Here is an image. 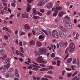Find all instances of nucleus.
Segmentation results:
<instances>
[{
	"label": "nucleus",
	"mask_w": 80,
	"mask_h": 80,
	"mask_svg": "<svg viewBox=\"0 0 80 80\" xmlns=\"http://www.w3.org/2000/svg\"><path fill=\"white\" fill-rule=\"evenodd\" d=\"M38 51H35L34 53L36 55L40 56V53L41 55H46L47 53V51L45 48H39L38 49Z\"/></svg>",
	"instance_id": "f257e3e1"
},
{
	"label": "nucleus",
	"mask_w": 80,
	"mask_h": 80,
	"mask_svg": "<svg viewBox=\"0 0 80 80\" xmlns=\"http://www.w3.org/2000/svg\"><path fill=\"white\" fill-rule=\"evenodd\" d=\"M3 4L5 7L3 9V11L2 10L1 11V15H3V13H5V14H7V13H8V12L9 13H11L12 11H11L10 9L8 8V10H7V7H8L7 4L6 3H3Z\"/></svg>",
	"instance_id": "f03ea898"
},
{
	"label": "nucleus",
	"mask_w": 80,
	"mask_h": 80,
	"mask_svg": "<svg viewBox=\"0 0 80 80\" xmlns=\"http://www.w3.org/2000/svg\"><path fill=\"white\" fill-rule=\"evenodd\" d=\"M62 9V7L61 6L57 7L56 8H54L52 9V11H54V12L53 13V15L54 17H56L58 12V11Z\"/></svg>",
	"instance_id": "7ed1b4c3"
},
{
	"label": "nucleus",
	"mask_w": 80,
	"mask_h": 80,
	"mask_svg": "<svg viewBox=\"0 0 80 80\" xmlns=\"http://www.w3.org/2000/svg\"><path fill=\"white\" fill-rule=\"evenodd\" d=\"M75 44L73 42H71L69 47V51L71 52H73L75 50Z\"/></svg>",
	"instance_id": "20e7f679"
},
{
	"label": "nucleus",
	"mask_w": 80,
	"mask_h": 80,
	"mask_svg": "<svg viewBox=\"0 0 80 80\" xmlns=\"http://www.w3.org/2000/svg\"><path fill=\"white\" fill-rule=\"evenodd\" d=\"M59 35L60 37L62 38L65 39L67 37V34L63 32V31H60L59 32Z\"/></svg>",
	"instance_id": "39448f33"
},
{
	"label": "nucleus",
	"mask_w": 80,
	"mask_h": 80,
	"mask_svg": "<svg viewBox=\"0 0 80 80\" xmlns=\"http://www.w3.org/2000/svg\"><path fill=\"white\" fill-rule=\"evenodd\" d=\"M32 63H33L34 64V65H35L37 66H35V65H32V66L33 67H33V68L32 69L33 70H35V71H37L38 70V68H40V66H38V64L37 63H35V62L34 61H32Z\"/></svg>",
	"instance_id": "423d86ee"
},
{
	"label": "nucleus",
	"mask_w": 80,
	"mask_h": 80,
	"mask_svg": "<svg viewBox=\"0 0 80 80\" xmlns=\"http://www.w3.org/2000/svg\"><path fill=\"white\" fill-rule=\"evenodd\" d=\"M52 35L54 38H58V32L56 30H54L52 31Z\"/></svg>",
	"instance_id": "0eeeda50"
},
{
	"label": "nucleus",
	"mask_w": 80,
	"mask_h": 80,
	"mask_svg": "<svg viewBox=\"0 0 80 80\" xmlns=\"http://www.w3.org/2000/svg\"><path fill=\"white\" fill-rule=\"evenodd\" d=\"M37 60V62H39V63H47V62L44 61L43 60V58L42 56L38 57Z\"/></svg>",
	"instance_id": "6e6552de"
},
{
	"label": "nucleus",
	"mask_w": 80,
	"mask_h": 80,
	"mask_svg": "<svg viewBox=\"0 0 80 80\" xmlns=\"http://www.w3.org/2000/svg\"><path fill=\"white\" fill-rule=\"evenodd\" d=\"M64 26L67 29H71L72 27V24L68 22H66V23H65Z\"/></svg>",
	"instance_id": "1a4fd4ad"
},
{
	"label": "nucleus",
	"mask_w": 80,
	"mask_h": 80,
	"mask_svg": "<svg viewBox=\"0 0 80 80\" xmlns=\"http://www.w3.org/2000/svg\"><path fill=\"white\" fill-rule=\"evenodd\" d=\"M53 68H54V67L53 66H49L48 68H45L40 69V71H48L49 70H50V69H53Z\"/></svg>",
	"instance_id": "9d476101"
},
{
	"label": "nucleus",
	"mask_w": 80,
	"mask_h": 80,
	"mask_svg": "<svg viewBox=\"0 0 80 80\" xmlns=\"http://www.w3.org/2000/svg\"><path fill=\"white\" fill-rule=\"evenodd\" d=\"M73 64H76L77 63L78 65L79 66L80 65V61L78 59L74 58L73 61Z\"/></svg>",
	"instance_id": "9b49d317"
},
{
	"label": "nucleus",
	"mask_w": 80,
	"mask_h": 80,
	"mask_svg": "<svg viewBox=\"0 0 80 80\" xmlns=\"http://www.w3.org/2000/svg\"><path fill=\"white\" fill-rule=\"evenodd\" d=\"M59 45L61 47H63L64 46H67L68 45V42H67L65 41H61L59 43Z\"/></svg>",
	"instance_id": "f8f14e48"
},
{
	"label": "nucleus",
	"mask_w": 80,
	"mask_h": 80,
	"mask_svg": "<svg viewBox=\"0 0 80 80\" xmlns=\"http://www.w3.org/2000/svg\"><path fill=\"white\" fill-rule=\"evenodd\" d=\"M37 13L38 15H40V16H42V13H40V12L38 11L37 12V11H36V9L35 8L33 9V14L36 15Z\"/></svg>",
	"instance_id": "ddd939ff"
},
{
	"label": "nucleus",
	"mask_w": 80,
	"mask_h": 80,
	"mask_svg": "<svg viewBox=\"0 0 80 80\" xmlns=\"http://www.w3.org/2000/svg\"><path fill=\"white\" fill-rule=\"evenodd\" d=\"M69 20H70V17L68 16H66L64 17V18L63 19V22H65V23H68V22H67Z\"/></svg>",
	"instance_id": "4468645a"
},
{
	"label": "nucleus",
	"mask_w": 80,
	"mask_h": 80,
	"mask_svg": "<svg viewBox=\"0 0 80 80\" xmlns=\"http://www.w3.org/2000/svg\"><path fill=\"white\" fill-rule=\"evenodd\" d=\"M46 6L47 8L50 9L52 8L53 4L51 2H49Z\"/></svg>",
	"instance_id": "2eb2a0df"
},
{
	"label": "nucleus",
	"mask_w": 80,
	"mask_h": 80,
	"mask_svg": "<svg viewBox=\"0 0 80 80\" xmlns=\"http://www.w3.org/2000/svg\"><path fill=\"white\" fill-rule=\"evenodd\" d=\"M22 17L24 18H28V14L26 12H24L22 14Z\"/></svg>",
	"instance_id": "dca6fc26"
},
{
	"label": "nucleus",
	"mask_w": 80,
	"mask_h": 80,
	"mask_svg": "<svg viewBox=\"0 0 80 80\" xmlns=\"http://www.w3.org/2000/svg\"><path fill=\"white\" fill-rule=\"evenodd\" d=\"M48 2V0H42L40 3H39L40 5H44L46 2Z\"/></svg>",
	"instance_id": "f3484780"
},
{
	"label": "nucleus",
	"mask_w": 80,
	"mask_h": 80,
	"mask_svg": "<svg viewBox=\"0 0 80 80\" xmlns=\"http://www.w3.org/2000/svg\"><path fill=\"white\" fill-rule=\"evenodd\" d=\"M43 32H44V33L46 35H51V32H50V31H45L44 30H42Z\"/></svg>",
	"instance_id": "a211bd4d"
},
{
	"label": "nucleus",
	"mask_w": 80,
	"mask_h": 80,
	"mask_svg": "<svg viewBox=\"0 0 80 80\" xmlns=\"http://www.w3.org/2000/svg\"><path fill=\"white\" fill-rule=\"evenodd\" d=\"M63 15H65V12L62 11H61L58 14V16L59 17H62Z\"/></svg>",
	"instance_id": "6ab92c4d"
},
{
	"label": "nucleus",
	"mask_w": 80,
	"mask_h": 80,
	"mask_svg": "<svg viewBox=\"0 0 80 80\" xmlns=\"http://www.w3.org/2000/svg\"><path fill=\"white\" fill-rule=\"evenodd\" d=\"M37 47H40L42 46V43L40 41H37L36 43Z\"/></svg>",
	"instance_id": "aec40b11"
},
{
	"label": "nucleus",
	"mask_w": 80,
	"mask_h": 80,
	"mask_svg": "<svg viewBox=\"0 0 80 80\" xmlns=\"http://www.w3.org/2000/svg\"><path fill=\"white\" fill-rule=\"evenodd\" d=\"M15 75L17 77H19V74H18V69H15Z\"/></svg>",
	"instance_id": "412c9836"
},
{
	"label": "nucleus",
	"mask_w": 80,
	"mask_h": 80,
	"mask_svg": "<svg viewBox=\"0 0 80 80\" xmlns=\"http://www.w3.org/2000/svg\"><path fill=\"white\" fill-rule=\"evenodd\" d=\"M24 28H25V29H27V30H29V29H30V26L28 24H26L25 25Z\"/></svg>",
	"instance_id": "4be33fe9"
},
{
	"label": "nucleus",
	"mask_w": 80,
	"mask_h": 80,
	"mask_svg": "<svg viewBox=\"0 0 80 80\" xmlns=\"http://www.w3.org/2000/svg\"><path fill=\"white\" fill-rule=\"evenodd\" d=\"M3 30H6V31H7L8 32H9V33H12V32L11 31V30H9L8 28L7 27H4L3 28Z\"/></svg>",
	"instance_id": "5701e85b"
},
{
	"label": "nucleus",
	"mask_w": 80,
	"mask_h": 80,
	"mask_svg": "<svg viewBox=\"0 0 80 80\" xmlns=\"http://www.w3.org/2000/svg\"><path fill=\"white\" fill-rule=\"evenodd\" d=\"M28 7L27 9V11L28 12H29L30 10H31L30 7H31V5H30L29 4H28Z\"/></svg>",
	"instance_id": "b1692460"
},
{
	"label": "nucleus",
	"mask_w": 80,
	"mask_h": 80,
	"mask_svg": "<svg viewBox=\"0 0 80 80\" xmlns=\"http://www.w3.org/2000/svg\"><path fill=\"white\" fill-rule=\"evenodd\" d=\"M35 45V41L33 40H32L30 42V45Z\"/></svg>",
	"instance_id": "393cba45"
},
{
	"label": "nucleus",
	"mask_w": 80,
	"mask_h": 80,
	"mask_svg": "<svg viewBox=\"0 0 80 80\" xmlns=\"http://www.w3.org/2000/svg\"><path fill=\"white\" fill-rule=\"evenodd\" d=\"M10 66V64H8L6 65H4V67H5L6 68L7 70H8V68H9V67Z\"/></svg>",
	"instance_id": "a878e982"
},
{
	"label": "nucleus",
	"mask_w": 80,
	"mask_h": 80,
	"mask_svg": "<svg viewBox=\"0 0 80 80\" xmlns=\"http://www.w3.org/2000/svg\"><path fill=\"white\" fill-rule=\"evenodd\" d=\"M45 77L48 78H52V77L49 75H46L44 76Z\"/></svg>",
	"instance_id": "bb28decb"
},
{
	"label": "nucleus",
	"mask_w": 80,
	"mask_h": 80,
	"mask_svg": "<svg viewBox=\"0 0 80 80\" xmlns=\"http://www.w3.org/2000/svg\"><path fill=\"white\" fill-rule=\"evenodd\" d=\"M0 53L1 54V55H3V54H4V53H5V51L3 50H0Z\"/></svg>",
	"instance_id": "cd10ccee"
},
{
	"label": "nucleus",
	"mask_w": 80,
	"mask_h": 80,
	"mask_svg": "<svg viewBox=\"0 0 80 80\" xmlns=\"http://www.w3.org/2000/svg\"><path fill=\"white\" fill-rule=\"evenodd\" d=\"M59 29L62 30H62H65V28L62 26H60L59 27Z\"/></svg>",
	"instance_id": "c85d7f7f"
},
{
	"label": "nucleus",
	"mask_w": 80,
	"mask_h": 80,
	"mask_svg": "<svg viewBox=\"0 0 80 80\" xmlns=\"http://www.w3.org/2000/svg\"><path fill=\"white\" fill-rule=\"evenodd\" d=\"M45 38V37L42 35H40L39 36V38L40 40H41V39H43Z\"/></svg>",
	"instance_id": "c756f323"
},
{
	"label": "nucleus",
	"mask_w": 80,
	"mask_h": 80,
	"mask_svg": "<svg viewBox=\"0 0 80 80\" xmlns=\"http://www.w3.org/2000/svg\"><path fill=\"white\" fill-rule=\"evenodd\" d=\"M10 60L9 58L7 59L5 62V63L6 64H7V63H9L10 62Z\"/></svg>",
	"instance_id": "7c9ffc66"
},
{
	"label": "nucleus",
	"mask_w": 80,
	"mask_h": 80,
	"mask_svg": "<svg viewBox=\"0 0 80 80\" xmlns=\"http://www.w3.org/2000/svg\"><path fill=\"white\" fill-rule=\"evenodd\" d=\"M80 78H77V76H75L72 79V80H79Z\"/></svg>",
	"instance_id": "2f4dec72"
},
{
	"label": "nucleus",
	"mask_w": 80,
	"mask_h": 80,
	"mask_svg": "<svg viewBox=\"0 0 80 80\" xmlns=\"http://www.w3.org/2000/svg\"><path fill=\"white\" fill-rule=\"evenodd\" d=\"M7 58V55H5L3 57H2L0 58L1 59H2V60H5V58Z\"/></svg>",
	"instance_id": "473e14b6"
},
{
	"label": "nucleus",
	"mask_w": 80,
	"mask_h": 80,
	"mask_svg": "<svg viewBox=\"0 0 80 80\" xmlns=\"http://www.w3.org/2000/svg\"><path fill=\"white\" fill-rule=\"evenodd\" d=\"M53 74V71H49L48 72V74H49V75H52Z\"/></svg>",
	"instance_id": "72a5a7b5"
},
{
	"label": "nucleus",
	"mask_w": 80,
	"mask_h": 80,
	"mask_svg": "<svg viewBox=\"0 0 80 80\" xmlns=\"http://www.w3.org/2000/svg\"><path fill=\"white\" fill-rule=\"evenodd\" d=\"M33 17L35 19H37L38 18H40V17L38 16H33Z\"/></svg>",
	"instance_id": "f704fd0d"
},
{
	"label": "nucleus",
	"mask_w": 80,
	"mask_h": 80,
	"mask_svg": "<svg viewBox=\"0 0 80 80\" xmlns=\"http://www.w3.org/2000/svg\"><path fill=\"white\" fill-rule=\"evenodd\" d=\"M20 50L21 52L22 53H24V51H23V49L22 47H20Z\"/></svg>",
	"instance_id": "c9c22d12"
},
{
	"label": "nucleus",
	"mask_w": 80,
	"mask_h": 80,
	"mask_svg": "<svg viewBox=\"0 0 80 80\" xmlns=\"http://www.w3.org/2000/svg\"><path fill=\"white\" fill-rule=\"evenodd\" d=\"M72 58H69L68 61H67V62H68V63H70V62H71L72 60Z\"/></svg>",
	"instance_id": "e433bc0d"
},
{
	"label": "nucleus",
	"mask_w": 80,
	"mask_h": 80,
	"mask_svg": "<svg viewBox=\"0 0 80 80\" xmlns=\"http://www.w3.org/2000/svg\"><path fill=\"white\" fill-rule=\"evenodd\" d=\"M77 73H78V71H77L74 72V74L72 75V77H74V76H75V75H77Z\"/></svg>",
	"instance_id": "4c0bfd02"
},
{
	"label": "nucleus",
	"mask_w": 80,
	"mask_h": 80,
	"mask_svg": "<svg viewBox=\"0 0 80 80\" xmlns=\"http://www.w3.org/2000/svg\"><path fill=\"white\" fill-rule=\"evenodd\" d=\"M16 55H19V51H18V50H16Z\"/></svg>",
	"instance_id": "58836bf2"
},
{
	"label": "nucleus",
	"mask_w": 80,
	"mask_h": 80,
	"mask_svg": "<svg viewBox=\"0 0 80 80\" xmlns=\"http://www.w3.org/2000/svg\"><path fill=\"white\" fill-rule=\"evenodd\" d=\"M4 38H5L6 40H8V36L5 35L4 36Z\"/></svg>",
	"instance_id": "ea45409f"
},
{
	"label": "nucleus",
	"mask_w": 80,
	"mask_h": 80,
	"mask_svg": "<svg viewBox=\"0 0 80 80\" xmlns=\"http://www.w3.org/2000/svg\"><path fill=\"white\" fill-rule=\"evenodd\" d=\"M57 65H58V66H59L60 65V61L57 60Z\"/></svg>",
	"instance_id": "a19ab883"
},
{
	"label": "nucleus",
	"mask_w": 80,
	"mask_h": 80,
	"mask_svg": "<svg viewBox=\"0 0 80 80\" xmlns=\"http://www.w3.org/2000/svg\"><path fill=\"white\" fill-rule=\"evenodd\" d=\"M28 2L31 3L32 2H33V0H27Z\"/></svg>",
	"instance_id": "79ce46f5"
},
{
	"label": "nucleus",
	"mask_w": 80,
	"mask_h": 80,
	"mask_svg": "<svg viewBox=\"0 0 80 80\" xmlns=\"http://www.w3.org/2000/svg\"><path fill=\"white\" fill-rule=\"evenodd\" d=\"M51 57H55V53H53L51 55Z\"/></svg>",
	"instance_id": "37998d69"
},
{
	"label": "nucleus",
	"mask_w": 80,
	"mask_h": 80,
	"mask_svg": "<svg viewBox=\"0 0 80 80\" xmlns=\"http://www.w3.org/2000/svg\"><path fill=\"white\" fill-rule=\"evenodd\" d=\"M39 11L42 13L45 12V10H44V9H40Z\"/></svg>",
	"instance_id": "c03bdc74"
},
{
	"label": "nucleus",
	"mask_w": 80,
	"mask_h": 80,
	"mask_svg": "<svg viewBox=\"0 0 80 80\" xmlns=\"http://www.w3.org/2000/svg\"><path fill=\"white\" fill-rule=\"evenodd\" d=\"M51 13H52V12L51 11H49L47 13V15H50L51 14Z\"/></svg>",
	"instance_id": "a18cd8bd"
},
{
	"label": "nucleus",
	"mask_w": 80,
	"mask_h": 80,
	"mask_svg": "<svg viewBox=\"0 0 80 80\" xmlns=\"http://www.w3.org/2000/svg\"><path fill=\"white\" fill-rule=\"evenodd\" d=\"M18 30H17L15 31L14 33L15 35H17L18 34Z\"/></svg>",
	"instance_id": "49530a36"
},
{
	"label": "nucleus",
	"mask_w": 80,
	"mask_h": 80,
	"mask_svg": "<svg viewBox=\"0 0 80 80\" xmlns=\"http://www.w3.org/2000/svg\"><path fill=\"white\" fill-rule=\"evenodd\" d=\"M41 80H49L48 79L44 78H42V79H41Z\"/></svg>",
	"instance_id": "de8ad7c7"
},
{
	"label": "nucleus",
	"mask_w": 80,
	"mask_h": 80,
	"mask_svg": "<svg viewBox=\"0 0 80 80\" xmlns=\"http://www.w3.org/2000/svg\"><path fill=\"white\" fill-rule=\"evenodd\" d=\"M19 55H20V56H21V57H24V56L23 55V54H22L21 52H20Z\"/></svg>",
	"instance_id": "09e8293b"
},
{
	"label": "nucleus",
	"mask_w": 80,
	"mask_h": 80,
	"mask_svg": "<svg viewBox=\"0 0 80 80\" xmlns=\"http://www.w3.org/2000/svg\"><path fill=\"white\" fill-rule=\"evenodd\" d=\"M11 5L12 6V7H15V5H16V4H15V3H12L11 4Z\"/></svg>",
	"instance_id": "8fccbe9b"
},
{
	"label": "nucleus",
	"mask_w": 80,
	"mask_h": 80,
	"mask_svg": "<svg viewBox=\"0 0 80 80\" xmlns=\"http://www.w3.org/2000/svg\"><path fill=\"white\" fill-rule=\"evenodd\" d=\"M2 2H4V3H7V0H1Z\"/></svg>",
	"instance_id": "3c124183"
},
{
	"label": "nucleus",
	"mask_w": 80,
	"mask_h": 80,
	"mask_svg": "<svg viewBox=\"0 0 80 80\" xmlns=\"http://www.w3.org/2000/svg\"><path fill=\"white\" fill-rule=\"evenodd\" d=\"M71 75H72V74L69 73L68 75V77H70Z\"/></svg>",
	"instance_id": "603ef678"
},
{
	"label": "nucleus",
	"mask_w": 80,
	"mask_h": 80,
	"mask_svg": "<svg viewBox=\"0 0 80 80\" xmlns=\"http://www.w3.org/2000/svg\"><path fill=\"white\" fill-rule=\"evenodd\" d=\"M65 53L66 54H67L68 53V48H67L65 52Z\"/></svg>",
	"instance_id": "864d4df0"
},
{
	"label": "nucleus",
	"mask_w": 80,
	"mask_h": 80,
	"mask_svg": "<svg viewBox=\"0 0 80 80\" xmlns=\"http://www.w3.org/2000/svg\"><path fill=\"white\" fill-rule=\"evenodd\" d=\"M22 44H23V43L22 42H19V45L21 47H22Z\"/></svg>",
	"instance_id": "5fc2aeb1"
},
{
	"label": "nucleus",
	"mask_w": 80,
	"mask_h": 80,
	"mask_svg": "<svg viewBox=\"0 0 80 80\" xmlns=\"http://www.w3.org/2000/svg\"><path fill=\"white\" fill-rule=\"evenodd\" d=\"M32 33L33 34V35H35V31L34 30H32Z\"/></svg>",
	"instance_id": "6e6d98bb"
},
{
	"label": "nucleus",
	"mask_w": 80,
	"mask_h": 80,
	"mask_svg": "<svg viewBox=\"0 0 80 80\" xmlns=\"http://www.w3.org/2000/svg\"><path fill=\"white\" fill-rule=\"evenodd\" d=\"M66 72L65 71H64L62 72V76H63V75H64V74Z\"/></svg>",
	"instance_id": "4d7b16f0"
},
{
	"label": "nucleus",
	"mask_w": 80,
	"mask_h": 80,
	"mask_svg": "<svg viewBox=\"0 0 80 80\" xmlns=\"http://www.w3.org/2000/svg\"><path fill=\"white\" fill-rule=\"evenodd\" d=\"M28 63H31V59H30L29 58H28Z\"/></svg>",
	"instance_id": "13d9d810"
},
{
	"label": "nucleus",
	"mask_w": 80,
	"mask_h": 80,
	"mask_svg": "<svg viewBox=\"0 0 80 80\" xmlns=\"http://www.w3.org/2000/svg\"><path fill=\"white\" fill-rule=\"evenodd\" d=\"M66 70H67V71H70L71 70V69H69L68 68H66Z\"/></svg>",
	"instance_id": "bf43d9fd"
},
{
	"label": "nucleus",
	"mask_w": 80,
	"mask_h": 80,
	"mask_svg": "<svg viewBox=\"0 0 80 80\" xmlns=\"http://www.w3.org/2000/svg\"><path fill=\"white\" fill-rule=\"evenodd\" d=\"M68 57V54H67L64 58V60H66Z\"/></svg>",
	"instance_id": "052dcab7"
},
{
	"label": "nucleus",
	"mask_w": 80,
	"mask_h": 80,
	"mask_svg": "<svg viewBox=\"0 0 80 80\" xmlns=\"http://www.w3.org/2000/svg\"><path fill=\"white\" fill-rule=\"evenodd\" d=\"M11 49H12V51H15V48H14V47H12L11 48Z\"/></svg>",
	"instance_id": "680f3d73"
},
{
	"label": "nucleus",
	"mask_w": 80,
	"mask_h": 80,
	"mask_svg": "<svg viewBox=\"0 0 80 80\" xmlns=\"http://www.w3.org/2000/svg\"><path fill=\"white\" fill-rule=\"evenodd\" d=\"M32 66H31V65L30 66L28 67V68L29 70H30V69H32Z\"/></svg>",
	"instance_id": "e2e57ef3"
},
{
	"label": "nucleus",
	"mask_w": 80,
	"mask_h": 80,
	"mask_svg": "<svg viewBox=\"0 0 80 80\" xmlns=\"http://www.w3.org/2000/svg\"><path fill=\"white\" fill-rule=\"evenodd\" d=\"M25 35V32H22L21 33V35Z\"/></svg>",
	"instance_id": "0e129e2a"
},
{
	"label": "nucleus",
	"mask_w": 80,
	"mask_h": 80,
	"mask_svg": "<svg viewBox=\"0 0 80 80\" xmlns=\"http://www.w3.org/2000/svg\"><path fill=\"white\" fill-rule=\"evenodd\" d=\"M19 60L21 62H22V61H23V59H22V58H19Z\"/></svg>",
	"instance_id": "69168bd1"
},
{
	"label": "nucleus",
	"mask_w": 80,
	"mask_h": 80,
	"mask_svg": "<svg viewBox=\"0 0 80 80\" xmlns=\"http://www.w3.org/2000/svg\"><path fill=\"white\" fill-rule=\"evenodd\" d=\"M9 22L10 24H12L13 23V21H9Z\"/></svg>",
	"instance_id": "338daca9"
},
{
	"label": "nucleus",
	"mask_w": 80,
	"mask_h": 80,
	"mask_svg": "<svg viewBox=\"0 0 80 80\" xmlns=\"http://www.w3.org/2000/svg\"><path fill=\"white\" fill-rule=\"evenodd\" d=\"M40 66H42V67H45V65L44 64H40Z\"/></svg>",
	"instance_id": "774afa93"
}]
</instances>
